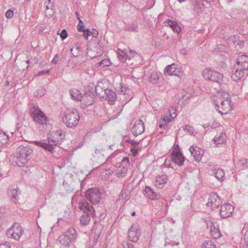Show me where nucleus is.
Returning <instances> with one entry per match:
<instances>
[{
	"instance_id": "1",
	"label": "nucleus",
	"mask_w": 248,
	"mask_h": 248,
	"mask_svg": "<svg viewBox=\"0 0 248 248\" xmlns=\"http://www.w3.org/2000/svg\"><path fill=\"white\" fill-rule=\"evenodd\" d=\"M47 139L34 141L35 145L53 153L55 146H59L64 140L65 135L62 130L54 131L47 135Z\"/></svg>"
},
{
	"instance_id": "2",
	"label": "nucleus",
	"mask_w": 248,
	"mask_h": 248,
	"mask_svg": "<svg viewBox=\"0 0 248 248\" xmlns=\"http://www.w3.org/2000/svg\"><path fill=\"white\" fill-rule=\"evenodd\" d=\"M214 103L216 109L221 114H226L232 109L231 98L229 94L225 92L218 93L214 96Z\"/></svg>"
},
{
	"instance_id": "3",
	"label": "nucleus",
	"mask_w": 248,
	"mask_h": 248,
	"mask_svg": "<svg viewBox=\"0 0 248 248\" xmlns=\"http://www.w3.org/2000/svg\"><path fill=\"white\" fill-rule=\"evenodd\" d=\"M80 117L78 110L74 108H67L64 111L62 121L68 128H73L78 124Z\"/></svg>"
},
{
	"instance_id": "4",
	"label": "nucleus",
	"mask_w": 248,
	"mask_h": 248,
	"mask_svg": "<svg viewBox=\"0 0 248 248\" xmlns=\"http://www.w3.org/2000/svg\"><path fill=\"white\" fill-rule=\"evenodd\" d=\"M17 152L18 154L16 157V163L18 166L21 167L30 159L32 150L30 147L20 145L17 149Z\"/></svg>"
},
{
	"instance_id": "5",
	"label": "nucleus",
	"mask_w": 248,
	"mask_h": 248,
	"mask_svg": "<svg viewBox=\"0 0 248 248\" xmlns=\"http://www.w3.org/2000/svg\"><path fill=\"white\" fill-rule=\"evenodd\" d=\"M77 236L75 229L70 228L59 237L58 241L62 245L69 247L70 245L74 244Z\"/></svg>"
},
{
	"instance_id": "6",
	"label": "nucleus",
	"mask_w": 248,
	"mask_h": 248,
	"mask_svg": "<svg viewBox=\"0 0 248 248\" xmlns=\"http://www.w3.org/2000/svg\"><path fill=\"white\" fill-rule=\"evenodd\" d=\"M30 114L35 123L40 125L47 124L48 118L37 106L33 105L31 107Z\"/></svg>"
},
{
	"instance_id": "7",
	"label": "nucleus",
	"mask_w": 248,
	"mask_h": 248,
	"mask_svg": "<svg viewBox=\"0 0 248 248\" xmlns=\"http://www.w3.org/2000/svg\"><path fill=\"white\" fill-rule=\"evenodd\" d=\"M202 74L205 79L209 80L219 84L223 81V76L222 74L209 68L204 69Z\"/></svg>"
},
{
	"instance_id": "8",
	"label": "nucleus",
	"mask_w": 248,
	"mask_h": 248,
	"mask_svg": "<svg viewBox=\"0 0 248 248\" xmlns=\"http://www.w3.org/2000/svg\"><path fill=\"white\" fill-rule=\"evenodd\" d=\"M23 232L24 230L21 226L18 223H14L12 226L7 230L6 235L9 238H12L18 241L23 235Z\"/></svg>"
},
{
	"instance_id": "9",
	"label": "nucleus",
	"mask_w": 248,
	"mask_h": 248,
	"mask_svg": "<svg viewBox=\"0 0 248 248\" xmlns=\"http://www.w3.org/2000/svg\"><path fill=\"white\" fill-rule=\"evenodd\" d=\"M86 198L92 203L98 204L102 197V193L97 188H89L85 193Z\"/></svg>"
},
{
	"instance_id": "10",
	"label": "nucleus",
	"mask_w": 248,
	"mask_h": 248,
	"mask_svg": "<svg viewBox=\"0 0 248 248\" xmlns=\"http://www.w3.org/2000/svg\"><path fill=\"white\" fill-rule=\"evenodd\" d=\"M140 232L139 226L138 224H133L129 229L128 231L129 239L133 242H137L140 235Z\"/></svg>"
},
{
	"instance_id": "11",
	"label": "nucleus",
	"mask_w": 248,
	"mask_h": 248,
	"mask_svg": "<svg viewBox=\"0 0 248 248\" xmlns=\"http://www.w3.org/2000/svg\"><path fill=\"white\" fill-rule=\"evenodd\" d=\"M129 165V159L127 157H124L121 162V164L116 170V174L118 177L123 178L126 176L127 172V166Z\"/></svg>"
},
{
	"instance_id": "12",
	"label": "nucleus",
	"mask_w": 248,
	"mask_h": 248,
	"mask_svg": "<svg viewBox=\"0 0 248 248\" xmlns=\"http://www.w3.org/2000/svg\"><path fill=\"white\" fill-rule=\"evenodd\" d=\"M245 75H248V70L243 69V68H240L239 66L235 65L233 70L232 71L231 76L232 79L236 82H238L244 77Z\"/></svg>"
},
{
	"instance_id": "13",
	"label": "nucleus",
	"mask_w": 248,
	"mask_h": 248,
	"mask_svg": "<svg viewBox=\"0 0 248 248\" xmlns=\"http://www.w3.org/2000/svg\"><path fill=\"white\" fill-rule=\"evenodd\" d=\"M222 202L221 198L216 193L210 194L207 206L211 207L212 208H217L221 204Z\"/></svg>"
},
{
	"instance_id": "14",
	"label": "nucleus",
	"mask_w": 248,
	"mask_h": 248,
	"mask_svg": "<svg viewBox=\"0 0 248 248\" xmlns=\"http://www.w3.org/2000/svg\"><path fill=\"white\" fill-rule=\"evenodd\" d=\"M78 208L89 215H94V210L92 205L90 204L85 200H82L78 202Z\"/></svg>"
},
{
	"instance_id": "15",
	"label": "nucleus",
	"mask_w": 248,
	"mask_h": 248,
	"mask_svg": "<svg viewBox=\"0 0 248 248\" xmlns=\"http://www.w3.org/2000/svg\"><path fill=\"white\" fill-rule=\"evenodd\" d=\"M93 158L100 165H103L107 160L108 155L106 153L105 149H96L94 154L93 155Z\"/></svg>"
},
{
	"instance_id": "16",
	"label": "nucleus",
	"mask_w": 248,
	"mask_h": 248,
	"mask_svg": "<svg viewBox=\"0 0 248 248\" xmlns=\"http://www.w3.org/2000/svg\"><path fill=\"white\" fill-rule=\"evenodd\" d=\"M164 72L165 75L176 76L179 78L182 77L183 75V73L179 69L176 68V65L175 63H172L166 66Z\"/></svg>"
},
{
	"instance_id": "17",
	"label": "nucleus",
	"mask_w": 248,
	"mask_h": 248,
	"mask_svg": "<svg viewBox=\"0 0 248 248\" xmlns=\"http://www.w3.org/2000/svg\"><path fill=\"white\" fill-rule=\"evenodd\" d=\"M171 160L175 164L181 166L185 161V157L180 151H173L171 153Z\"/></svg>"
},
{
	"instance_id": "18",
	"label": "nucleus",
	"mask_w": 248,
	"mask_h": 248,
	"mask_svg": "<svg viewBox=\"0 0 248 248\" xmlns=\"http://www.w3.org/2000/svg\"><path fill=\"white\" fill-rule=\"evenodd\" d=\"M233 211V207L230 204H224L221 206L220 215L222 218L231 216Z\"/></svg>"
},
{
	"instance_id": "19",
	"label": "nucleus",
	"mask_w": 248,
	"mask_h": 248,
	"mask_svg": "<svg viewBox=\"0 0 248 248\" xmlns=\"http://www.w3.org/2000/svg\"><path fill=\"white\" fill-rule=\"evenodd\" d=\"M145 130L144 124L141 120L137 121L134 124L132 132L135 137L143 133Z\"/></svg>"
},
{
	"instance_id": "20",
	"label": "nucleus",
	"mask_w": 248,
	"mask_h": 248,
	"mask_svg": "<svg viewBox=\"0 0 248 248\" xmlns=\"http://www.w3.org/2000/svg\"><path fill=\"white\" fill-rule=\"evenodd\" d=\"M105 92L102 98L107 100L110 105H113L117 98L116 93L110 89H107Z\"/></svg>"
},
{
	"instance_id": "21",
	"label": "nucleus",
	"mask_w": 248,
	"mask_h": 248,
	"mask_svg": "<svg viewBox=\"0 0 248 248\" xmlns=\"http://www.w3.org/2000/svg\"><path fill=\"white\" fill-rule=\"evenodd\" d=\"M236 65L240 68L248 70V56L243 54H239L236 60Z\"/></svg>"
},
{
	"instance_id": "22",
	"label": "nucleus",
	"mask_w": 248,
	"mask_h": 248,
	"mask_svg": "<svg viewBox=\"0 0 248 248\" xmlns=\"http://www.w3.org/2000/svg\"><path fill=\"white\" fill-rule=\"evenodd\" d=\"M191 154L193 155L195 161L199 162L203 156V152L197 146H191L189 149Z\"/></svg>"
},
{
	"instance_id": "23",
	"label": "nucleus",
	"mask_w": 248,
	"mask_h": 248,
	"mask_svg": "<svg viewBox=\"0 0 248 248\" xmlns=\"http://www.w3.org/2000/svg\"><path fill=\"white\" fill-rule=\"evenodd\" d=\"M107 89V88L105 87L104 84L102 82H98L95 88V93L100 98H102L105 95Z\"/></svg>"
},
{
	"instance_id": "24",
	"label": "nucleus",
	"mask_w": 248,
	"mask_h": 248,
	"mask_svg": "<svg viewBox=\"0 0 248 248\" xmlns=\"http://www.w3.org/2000/svg\"><path fill=\"white\" fill-rule=\"evenodd\" d=\"M69 92L72 99L80 101L84 100L85 96L82 95L78 90L72 89H71Z\"/></svg>"
},
{
	"instance_id": "25",
	"label": "nucleus",
	"mask_w": 248,
	"mask_h": 248,
	"mask_svg": "<svg viewBox=\"0 0 248 248\" xmlns=\"http://www.w3.org/2000/svg\"><path fill=\"white\" fill-rule=\"evenodd\" d=\"M167 181V176L165 175L158 176L156 177L154 182L155 186L159 188H162Z\"/></svg>"
},
{
	"instance_id": "26",
	"label": "nucleus",
	"mask_w": 248,
	"mask_h": 248,
	"mask_svg": "<svg viewBox=\"0 0 248 248\" xmlns=\"http://www.w3.org/2000/svg\"><path fill=\"white\" fill-rule=\"evenodd\" d=\"M144 191L145 196L152 200H157L159 198V196L148 186H146Z\"/></svg>"
},
{
	"instance_id": "27",
	"label": "nucleus",
	"mask_w": 248,
	"mask_h": 248,
	"mask_svg": "<svg viewBox=\"0 0 248 248\" xmlns=\"http://www.w3.org/2000/svg\"><path fill=\"white\" fill-rule=\"evenodd\" d=\"M83 96H85V99L83 101H84L86 105H91L94 101V95L92 91L87 92Z\"/></svg>"
},
{
	"instance_id": "28",
	"label": "nucleus",
	"mask_w": 248,
	"mask_h": 248,
	"mask_svg": "<svg viewBox=\"0 0 248 248\" xmlns=\"http://www.w3.org/2000/svg\"><path fill=\"white\" fill-rule=\"evenodd\" d=\"M214 140V143L217 147H219L221 144H224L226 141L225 135L224 133H221L219 136L215 137Z\"/></svg>"
},
{
	"instance_id": "29",
	"label": "nucleus",
	"mask_w": 248,
	"mask_h": 248,
	"mask_svg": "<svg viewBox=\"0 0 248 248\" xmlns=\"http://www.w3.org/2000/svg\"><path fill=\"white\" fill-rule=\"evenodd\" d=\"M169 113H170V118H167V119H166L165 117L164 116L163 118H161V119L160 120V123L161 124H159V127L160 128H162L163 127V126H165L166 124H167V122H170L171 121V119L172 118H175L176 116V114L175 113V112H173V113H171V110H169Z\"/></svg>"
},
{
	"instance_id": "30",
	"label": "nucleus",
	"mask_w": 248,
	"mask_h": 248,
	"mask_svg": "<svg viewBox=\"0 0 248 248\" xmlns=\"http://www.w3.org/2000/svg\"><path fill=\"white\" fill-rule=\"evenodd\" d=\"M18 191L19 188H10L9 189L8 193L12 201L17 200L18 199V195L20 194Z\"/></svg>"
},
{
	"instance_id": "31",
	"label": "nucleus",
	"mask_w": 248,
	"mask_h": 248,
	"mask_svg": "<svg viewBox=\"0 0 248 248\" xmlns=\"http://www.w3.org/2000/svg\"><path fill=\"white\" fill-rule=\"evenodd\" d=\"M94 215H89L86 213H83L80 217V224L83 226L88 225L90 221L91 217H93Z\"/></svg>"
},
{
	"instance_id": "32",
	"label": "nucleus",
	"mask_w": 248,
	"mask_h": 248,
	"mask_svg": "<svg viewBox=\"0 0 248 248\" xmlns=\"http://www.w3.org/2000/svg\"><path fill=\"white\" fill-rule=\"evenodd\" d=\"M210 232L212 236L215 238H219L221 236L220 231L218 228V226H213L211 227Z\"/></svg>"
},
{
	"instance_id": "33",
	"label": "nucleus",
	"mask_w": 248,
	"mask_h": 248,
	"mask_svg": "<svg viewBox=\"0 0 248 248\" xmlns=\"http://www.w3.org/2000/svg\"><path fill=\"white\" fill-rule=\"evenodd\" d=\"M237 168L243 170L248 168V159L245 158L240 159L236 163Z\"/></svg>"
},
{
	"instance_id": "34",
	"label": "nucleus",
	"mask_w": 248,
	"mask_h": 248,
	"mask_svg": "<svg viewBox=\"0 0 248 248\" xmlns=\"http://www.w3.org/2000/svg\"><path fill=\"white\" fill-rule=\"evenodd\" d=\"M213 174L217 180L220 181L224 180L225 173L222 169H216Z\"/></svg>"
},
{
	"instance_id": "35",
	"label": "nucleus",
	"mask_w": 248,
	"mask_h": 248,
	"mask_svg": "<svg viewBox=\"0 0 248 248\" xmlns=\"http://www.w3.org/2000/svg\"><path fill=\"white\" fill-rule=\"evenodd\" d=\"M117 54L120 56V60L123 62H125L127 59H130V56H129L125 50H122L118 48L117 50Z\"/></svg>"
},
{
	"instance_id": "36",
	"label": "nucleus",
	"mask_w": 248,
	"mask_h": 248,
	"mask_svg": "<svg viewBox=\"0 0 248 248\" xmlns=\"http://www.w3.org/2000/svg\"><path fill=\"white\" fill-rule=\"evenodd\" d=\"M159 75L157 73H152L150 77V80L153 84H156L159 82Z\"/></svg>"
},
{
	"instance_id": "37",
	"label": "nucleus",
	"mask_w": 248,
	"mask_h": 248,
	"mask_svg": "<svg viewBox=\"0 0 248 248\" xmlns=\"http://www.w3.org/2000/svg\"><path fill=\"white\" fill-rule=\"evenodd\" d=\"M138 25L137 23H131L130 25L126 26L124 29L125 31H134V32H138Z\"/></svg>"
},
{
	"instance_id": "38",
	"label": "nucleus",
	"mask_w": 248,
	"mask_h": 248,
	"mask_svg": "<svg viewBox=\"0 0 248 248\" xmlns=\"http://www.w3.org/2000/svg\"><path fill=\"white\" fill-rule=\"evenodd\" d=\"M193 6L194 10H196L198 12L199 10L202 9L203 7L204 4L202 0H194Z\"/></svg>"
},
{
	"instance_id": "39",
	"label": "nucleus",
	"mask_w": 248,
	"mask_h": 248,
	"mask_svg": "<svg viewBox=\"0 0 248 248\" xmlns=\"http://www.w3.org/2000/svg\"><path fill=\"white\" fill-rule=\"evenodd\" d=\"M71 53L73 57H78L81 51L80 48L77 46H73L70 49Z\"/></svg>"
},
{
	"instance_id": "40",
	"label": "nucleus",
	"mask_w": 248,
	"mask_h": 248,
	"mask_svg": "<svg viewBox=\"0 0 248 248\" xmlns=\"http://www.w3.org/2000/svg\"><path fill=\"white\" fill-rule=\"evenodd\" d=\"M129 90L126 87L124 83L120 84V87L118 90V92L121 94H125L129 93Z\"/></svg>"
},
{
	"instance_id": "41",
	"label": "nucleus",
	"mask_w": 248,
	"mask_h": 248,
	"mask_svg": "<svg viewBox=\"0 0 248 248\" xmlns=\"http://www.w3.org/2000/svg\"><path fill=\"white\" fill-rule=\"evenodd\" d=\"M9 140L8 136L4 132L0 133V143L4 144L6 143Z\"/></svg>"
},
{
	"instance_id": "42",
	"label": "nucleus",
	"mask_w": 248,
	"mask_h": 248,
	"mask_svg": "<svg viewBox=\"0 0 248 248\" xmlns=\"http://www.w3.org/2000/svg\"><path fill=\"white\" fill-rule=\"evenodd\" d=\"M202 248H216V246L212 241H205L203 243Z\"/></svg>"
},
{
	"instance_id": "43",
	"label": "nucleus",
	"mask_w": 248,
	"mask_h": 248,
	"mask_svg": "<svg viewBox=\"0 0 248 248\" xmlns=\"http://www.w3.org/2000/svg\"><path fill=\"white\" fill-rule=\"evenodd\" d=\"M78 20L79 21L78 24L77 26L78 31L79 32H85L86 29H85L83 22L80 19L79 17H78Z\"/></svg>"
},
{
	"instance_id": "44",
	"label": "nucleus",
	"mask_w": 248,
	"mask_h": 248,
	"mask_svg": "<svg viewBox=\"0 0 248 248\" xmlns=\"http://www.w3.org/2000/svg\"><path fill=\"white\" fill-rule=\"evenodd\" d=\"M129 194V192L128 190L125 189L122 190L119 196V200H120L126 199Z\"/></svg>"
},
{
	"instance_id": "45",
	"label": "nucleus",
	"mask_w": 248,
	"mask_h": 248,
	"mask_svg": "<svg viewBox=\"0 0 248 248\" xmlns=\"http://www.w3.org/2000/svg\"><path fill=\"white\" fill-rule=\"evenodd\" d=\"M110 62L107 59H104L99 62L98 65L101 67H107L110 65Z\"/></svg>"
},
{
	"instance_id": "46",
	"label": "nucleus",
	"mask_w": 248,
	"mask_h": 248,
	"mask_svg": "<svg viewBox=\"0 0 248 248\" xmlns=\"http://www.w3.org/2000/svg\"><path fill=\"white\" fill-rule=\"evenodd\" d=\"M45 14L46 16L50 18L54 14L53 8H46L45 11Z\"/></svg>"
},
{
	"instance_id": "47",
	"label": "nucleus",
	"mask_w": 248,
	"mask_h": 248,
	"mask_svg": "<svg viewBox=\"0 0 248 248\" xmlns=\"http://www.w3.org/2000/svg\"><path fill=\"white\" fill-rule=\"evenodd\" d=\"M46 93L45 90L43 88H40L38 90L34 93V95L36 96H42Z\"/></svg>"
},
{
	"instance_id": "48",
	"label": "nucleus",
	"mask_w": 248,
	"mask_h": 248,
	"mask_svg": "<svg viewBox=\"0 0 248 248\" xmlns=\"http://www.w3.org/2000/svg\"><path fill=\"white\" fill-rule=\"evenodd\" d=\"M46 8H53L54 5V0H47L45 2Z\"/></svg>"
},
{
	"instance_id": "49",
	"label": "nucleus",
	"mask_w": 248,
	"mask_h": 248,
	"mask_svg": "<svg viewBox=\"0 0 248 248\" xmlns=\"http://www.w3.org/2000/svg\"><path fill=\"white\" fill-rule=\"evenodd\" d=\"M184 130L187 131L190 134H192L194 132V128L192 126L189 125H185L184 126Z\"/></svg>"
},
{
	"instance_id": "50",
	"label": "nucleus",
	"mask_w": 248,
	"mask_h": 248,
	"mask_svg": "<svg viewBox=\"0 0 248 248\" xmlns=\"http://www.w3.org/2000/svg\"><path fill=\"white\" fill-rule=\"evenodd\" d=\"M122 245L124 248H134L133 244L126 241L123 242Z\"/></svg>"
},
{
	"instance_id": "51",
	"label": "nucleus",
	"mask_w": 248,
	"mask_h": 248,
	"mask_svg": "<svg viewBox=\"0 0 248 248\" xmlns=\"http://www.w3.org/2000/svg\"><path fill=\"white\" fill-rule=\"evenodd\" d=\"M13 11L10 9L8 10L5 13V16L7 18H11L13 16Z\"/></svg>"
},
{
	"instance_id": "52",
	"label": "nucleus",
	"mask_w": 248,
	"mask_h": 248,
	"mask_svg": "<svg viewBox=\"0 0 248 248\" xmlns=\"http://www.w3.org/2000/svg\"><path fill=\"white\" fill-rule=\"evenodd\" d=\"M166 22L167 23L168 25L170 26L171 28H173L174 27V26L177 24L176 21H172L170 19H168Z\"/></svg>"
},
{
	"instance_id": "53",
	"label": "nucleus",
	"mask_w": 248,
	"mask_h": 248,
	"mask_svg": "<svg viewBox=\"0 0 248 248\" xmlns=\"http://www.w3.org/2000/svg\"><path fill=\"white\" fill-rule=\"evenodd\" d=\"M91 34V31H90V30L86 29L85 32L83 34V36L86 40H87L88 36H90Z\"/></svg>"
},
{
	"instance_id": "54",
	"label": "nucleus",
	"mask_w": 248,
	"mask_h": 248,
	"mask_svg": "<svg viewBox=\"0 0 248 248\" xmlns=\"http://www.w3.org/2000/svg\"><path fill=\"white\" fill-rule=\"evenodd\" d=\"M61 38L62 39H65L67 36V33L65 29L62 30L61 33L60 34Z\"/></svg>"
},
{
	"instance_id": "55",
	"label": "nucleus",
	"mask_w": 248,
	"mask_h": 248,
	"mask_svg": "<svg viewBox=\"0 0 248 248\" xmlns=\"http://www.w3.org/2000/svg\"><path fill=\"white\" fill-rule=\"evenodd\" d=\"M172 29L173 30V31L177 33H179L180 31H181V28L178 25V24H177L176 25L174 26V27L172 28Z\"/></svg>"
},
{
	"instance_id": "56",
	"label": "nucleus",
	"mask_w": 248,
	"mask_h": 248,
	"mask_svg": "<svg viewBox=\"0 0 248 248\" xmlns=\"http://www.w3.org/2000/svg\"><path fill=\"white\" fill-rule=\"evenodd\" d=\"M244 240L247 246L248 247V230L245 232L244 234Z\"/></svg>"
},
{
	"instance_id": "57",
	"label": "nucleus",
	"mask_w": 248,
	"mask_h": 248,
	"mask_svg": "<svg viewBox=\"0 0 248 248\" xmlns=\"http://www.w3.org/2000/svg\"><path fill=\"white\" fill-rule=\"evenodd\" d=\"M0 248H11L10 244L8 242L0 244Z\"/></svg>"
},
{
	"instance_id": "58",
	"label": "nucleus",
	"mask_w": 248,
	"mask_h": 248,
	"mask_svg": "<svg viewBox=\"0 0 248 248\" xmlns=\"http://www.w3.org/2000/svg\"><path fill=\"white\" fill-rule=\"evenodd\" d=\"M59 58L58 54H56L52 61V62L56 64L59 61Z\"/></svg>"
},
{
	"instance_id": "59",
	"label": "nucleus",
	"mask_w": 248,
	"mask_h": 248,
	"mask_svg": "<svg viewBox=\"0 0 248 248\" xmlns=\"http://www.w3.org/2000/svg\"><path fill=\"white\" fill-rule=\"evenodd\" d=\"M50 72V69L47 70H42L41 71H40L38 73V76H41L42 75L49 73Z\"/></svg>"
},
{
	"instance_id": "60",
	"label": "nucleus",
	"mask_w": 248,
	"mask_h": 248,
	"mask_svg": "<svg viewBox=\"0 0 248 248\" xmlns=\"http://www.w3.org/2000/svg\"><path fill=\"white\" fill-rule=\"evenodd\" d=\"M130 144L134 147L136 148L140 144L139 142L132 140L130 141Z\"/></svg>"
},
{
	"instance_id": "61",
	"label": "nucleus",
	"mask_w": 248,
	"mask_h": 248,
	"mask_svg": "<svg viewBox=\"0 0 248 248\" xmlns=\"http://www.w3.org/2000/svg\"><path fill=\"white\" fill-rule=\"evenodd\" d=\"M91 34H92L93 37H96L98 34V32L96 30H93V31L91 32Z\"/></svg>"
},
{
	"instance_id": "62",
	"label": "nucleus",
	"mask_w": 248,
	"mask_h": 248,
	"mask_svg": "<svg viewBox=\"0 0 248 248\" xmlns=\"http://www.w3.org/2000/svg\"><path fill=\"white\" fill-rule=\"evenodd\" d=\"M130 151L132 153V154L133 155L135 156L137 153V151L134 148H131L130 149Z\"/></svg>"
},
{
	"instance_id": "63",
	"label": "nucleus",
	"mask_w": 248,
	"mask_h": 248,
	"mask_svg": "<svg viewBox=\"0 0 248 248\" xmlns=\"http://www.w3.org/2000/svg\"><path fill=\"white\" fill-rule=\"evenodd\" d=\"M129 52L130 54L132 55V57H134L135 55L137 54V53L135 51L131 49L129 50Z\"/></svg>"
},
{
	"instance_id": "64",
	"label": "nucleus",
	"mask_w": 248,
	"mask_h": 248,
	"mask_svg": "<svg viewBox=\"0 0 248 248\" xmlns=\"http://www.w3.org/2000/svg\"><path fill=\"white\" fill-rule=\"evenodd\" d=\"M180 52L181 54L185 55L187 53V51L185 49H182L181 50Z\"/></svg>"
}]
</instances>
